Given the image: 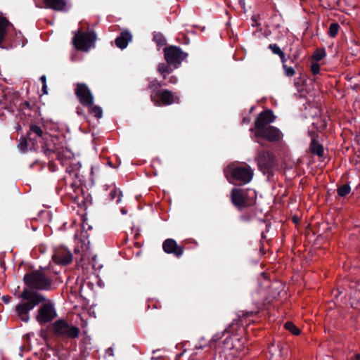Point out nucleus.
I'll return each mask as SVG.
<instances>
[{"mask_svg":"<svg viewBox=\"0 0 360 360\" xmlns=\"http://www.w3.org/2000/svg\"><path fill=\"white\" fill-rule=\"evenodd\" d=\"M77 113L79 115H81V116H83V117H85V114H84V112L83 110V109L81 108V107H77Z\"/></svg>","mask_w":360,"mask_h":360,"instance_id":"ea45409f","label":"nucleus"},{"mask_svg":"<svg viewBox=\"0 0 360 360\" xmlns=\"http://www.w3.org/2000/svg\"><path fill=\"white\" fill-rule=\"evenodd\" d=\"M150 100L157 106H167L179 103V97L168 89H162L158 94H150Z\"/></svg>","mask_w":360,"mask_h":360,"instance_id":"f8f14e48","label":"nucleus"},{"mask_svg":"<svg viewBox=\"0 0 360 360\" xmlns=\"http://www.w3.org/2000/svg\"><path fill=\"white\" fill-rule=\"evenodd\" d=\"M268 48L272 51V53L275 55H282L283 51L280 49V47L276 44H270Z\"/></svg>","mask_w":360,"mask_h":360,"instance_id":"7c9ffc66","label":"nucleus"},{"mask_svg":"<svg viewBox=\"0 0 360 360\" xmlns=\"http://www.w3.org/2000/svg\"><path fill=\"white\" fill-rule=\"evenodd\" d=\"M40 80L41 81L42 84H46V77L45 75H42L41 77H40Z\"/></svg>","mask_w":360,"mask_h":360,"instance_id":"c03bdc74","label":"nucleus"},{"mask_svg":"<svg viewBox=\"0 0 360 360\" xmlns=\"http://www.w3.org/2000/svg\"><path fill=\"white\" fill-rule=\"evenodd\" d=\"M181 355L182 354H179V355L176 356V358H179Z\"/></svg>","mask_w":360,"mask_h":360,"instance_id":"5fc2aeb1","label":"nucleus"},{"mask_svg":"<svg viewBox=\"0 0 360 360\" xmlns=\"http://www.w3.org/2000/svg\"><path fill=\"white\" fill-rule=\"evenodd\" d=\"M23 281L30 290H50L52 281L43 271L34 270L25 274Z\"/></svg>","mask_w":360,"mask_h":360,"instance_id":"39448f33","label":"nucleus"},{"mask_svg":"<svg viewBox=\"0 0 360 360\" xmlns=\"http://www.w3.org/2000/svg\"><path fill=\"white\" fill-rule=\"evenodd\" d=\"M96 39V34L94 30H78L72 37V44L77 50L86 52L91 47H94Z\"/></svg>","mask_w":360,"mask_h":360,"instance_id":"0eeeda50","label":"nucleus"},{"mask_svg":"<svg viewBox=\"0 0 360 360\" xmlns=\"http://www.w3.org/2000/svg\"><path fill=\"white\" fill-rule=\"evenodd\" d=\"M52 259L56 264L67 266L72 262L73 255L68 248L61 245L54 249Z\"/></svg>","mask_w":360,"mask_h":360,"instance_id":"4468645a","label":"nucleus"},{"mask_svg":"<svg viewBox=\"0 0 360 360\" xmlns=\"http://www.w3.org/2000/svg\"><path fill=\"white\" fill-rule=\"evenodd\" d=\"M89 109V114L94 115L97 119H100L103 115V110L98 105H94L86 107Z\"/></svg>","mask_w":360,"mask_h":360,"instance_id":"b1692460","label":"nucleus"},{"mask_svg":"<svg viewBox=\"0 0 360 360\" xmlns=\"http://www.w3.org/2000/svg\"><path fill=\"white\" fill-rule=\"evenodd\" d=\"M11 25V23L6 18L0 15V45L4 41L7 34V27Z\"/></svg>","mask_w":360,"mask_h":360,"instance_id":"412c9836","label":"nucleus"},{"mask_svg":"<svg viewBox=\"0 0 360 360\" xmlns=\"http://www.w3.org/2000/svg\"><path fill=\"white\" fill-rule=\"evenodd\" d=\"M259 169L264 174L272 175L273 169L276 165L275 155L271 151L258 149L255 157Z\"/></svg>","mask_w":360,"mask_h":360,"instance_id":"6e6552de","label":"nucleus"},{"mask_svg":"<svg viewBox=\"0 0 360 360\" xmlns=\"http://www.w3.org/2000/svg\"><path fill=\"white\" fill-rule=\"evenodd\" d=\"M132 40L131 34L127 31H123L120 33V34L115 39V43L117 47L124 49H125L129 42Z\"/></svg>","mask_w":360,"mask_h":360,"instance_id":"a211bd4d","label":"nucleus"},{"mask_svg":"<svg viewBox=\"0 0 360 360\" xmlns=\"http://www.w3.org/2000/svg\"><path fill=\"white\" fill-rule=\"evenodd\" d=\"M164 57L169 64H172L174 68H178L188 56L186 52L176 46L171 45L164 49Z\"/></svg>","mask_w":360,"mask_h":360,"instance_id":"9b49d317","label":"nucleus"},{"mask_svg":"<svg viewBox=\"0 0 360 360\" xmlns=\"http://www.w3.org/2000/svg\"><path fill=\"white\" fill-rule=\"evenodd\" d=\"M122 193L120 190L116 187H113L109 193V198L111 201L115 200L118 204L122 199Z\"/></svg>","mask_w":360,"mask_h":360,"instance_id":"5701e85b","label":"nucleus"},{"mask_svg":"<svg viewBox=\"0 0 360 360\" xmlns=\"http://www.w3.org/2000/svg\"><path fill=\"white\" fill-rule=\"evenodd\" d=\"M257 192L251 188H233L231 191L230 200L238 211L254 206L257 201Z\"/></svg>","mask_w":360,"mask_h":360,"instance_id":"20e7f679","label":"nucleus"},{"mask_svg":"<svg viewBox=\"0 0 360 360\" xmlns=\"http://www.w3.org/2000/svg\"><path fill=\"white\" fill-rule=\"evenodd\" d=\"M285 75L287 77H292L295 74V70L292 67L288 66V65H284L283 66Z\"/></svg>","mask_w":360,"mask_h":360,"instance_id":"473e14b6","label":"nucleus"},{"mask_svg":"<svg viewBox=\"0 0 360 360\" xmlns=\"http://www.w3.org/2000/svg\"><path fill=\"white\" fill-rule=\"evenodd\" d=\"M175 68L172 64L166 63H160L158 65L157 70L162 75L164 80H167V75H170Z\"/></svg>","mask_w":360,"mask_h":360,"instance_id":"6ab92c4d","label":"nucleus"},{"mask_svg":"<svg viewBox=\"0 0 360 360\" xmlns=\"http://www.w3.org/2000/svg\"><path fill=\"white\" fill-rule=\"evenodd\" d=\"M162 250L167 254H172L176 258L182 257L184 252V247L179 245L173 238H167L162 243Z\"/></svg>","mask_w":360,"mask_h":360,"instance_id":"2eb2a0df","label":"nucleus"},{"mask_svg":"<svg viewBox=\"0 0 360 360\" xmlns=\"http://www.w3.org/2000/svg\"><path fill=\"white\" fill-rule=\"evenodd\" d=\"M66 171H67L68 172H69V173H71V170H70V169H69V168H67V169H66Z\"/></svg>","mask_w":360,"mask_h":360,"instance_id":"3c124183","label":"nucleus"},{"mask_svg":"<svg viewBox=\"0 0 360 360\" xmlns=\"http://www.w3.org/2000/svg\"><path fill=\"white\" fill-rule=\"evenodd\" d=\"M337 192L339 196L345 197L351 192V187L347 184L339 186Z\"/></svg>","mask_w":360,"mask_h":360,"instance_id":"a878e982","label":"nucleus"},{"mask_svg":"<svg viewBox=\"0 0 360 360\" xmlns=\"http://www.w3.org/2000/svg\"><path fill=\"white\" fill-rule=\"evenodd\" d=\"M231 337H227L224 341H223V343L224 345H229V342L231 340Z\"/></svg>","mask_w":360,"mask_h":360,"instance_id":"37998d69","label":"nucleus"},{"mask_svg":"<svg viewBox=\"0 0 360 360\" xmlns=\"http://www.w3.org/2000/svg\"><path fill=\"white\" fill-rule=\"evenodd\" d=\"M31 109H32V105L29 101H24V102L22 101L18 107V111H24L25 110H31Z\"/></svg>","mask_w":360,"mask_h":360,"instance_id":"2f4dec72","label":"nucleus"},{"mask_svg":"<svg viewBox=\"0 0 360 360\" xmlns=\"http://www.w3.org/2000/svg\"><path fill=\"white\" fill-rule=\"evenodd\" d=\"M2 300L5 304H8L12 299V297L9 295H4L2 297Z\"/></svg>","mask_w":360,"mask_h":360,"instance_id":"58836bf2","label":"nucleus"},{"mask_svg":"<svg viewBox=\"0 0 360 360\" xmlns=\"http://www.w3.org/2000/svg\"><path fill=\"white\" fill-rule=\"evenodd\" d=\"M162 82H167V85L169 84H176L178 82V78L175 75H167V80L162 79Z\"/></svg>","mask_w":360,"mask_h":360,"instance_id":"72a5a7b5","label":"nucleus"},{"mask_svg":"<svg viewBox=\"0 0 360 360\" xmlns=\"http://www.w3.org/2000/svg\"><path fill=\"white\" fill-rule=\"evenodd\" d=\"M228 181L233 184H247L251 181L253 177V170L250 165L245 164L243 166H238L231 169V178H229L226 171H224Z\"/></svg>","mask_w":360,"mask_h":360,"instance_id":"9d476101","label":"nucleus"},{"mask_svg":"<svg viewBox=\"0 0 360 360\" xmlns=\"http://www.w3.org/2000/svg\"><path fill=\"white\" fill-rule=\"evenodd\" d=\"M257 312L253 311H242V314L238 316V319H234L233 321L225 329L224 333L234 334L237 332L240 325L243 324V320L257 314Z\"/></svg>","mask_w":360,"mask_h":360,"instance_id":"dca6fc26","label":"nucleus"},{"mask_svg":"<svg viewBox=\"0 0 360 360\" xmlns=\"http://www.w3.org/2000/svg\"><path fill=\"white\" fill-rule=\"evenodd\" d=\"M48 167H49V169L52 172H53L56 170V166L53 161H49V162L48 164Z\"/></svg>","mask_w":360,"mask_h":360,"instance_id":"e433bc0d","label":"nucleus"},{"mask_svg":"<svg viewBox=\"0 0 360 360\" xmlns=\"http://www.w3.org/2000/svg\"><path fill=\"white\" fill-rule=\"evenodd\" d=\"M18 297L22 300V302L16 305L15 312L23 322L27 323L30 321V311L39 304H41L39 307L35 316L39 325L44 326L51 323L58 316L53 302L47 300L44 295L37 291L24 288Z\"/></svg>","mask_w":360,"mask_h":360,"instance_id":"f257e3e1","label":"nucleus"},{"mask_svg":"<svg viewBox=\"0 0 360 360\" xmlns=\"http://www.w3.org/2000/svg\"><path fill=\"white\" fill-rule=\"evenodd\" d=\"M53 335L58 338L75 339L80 333V329L69 323L65 319H60L54 321L50 326Z\"/></svg>","mask_w":360,"mask_h":360,"instance_id":"423d86ee","label":"nucleus"},{"mask_svg":"<svg viewBox=\"0 0 360 360\" xmlns=\"http://www.w3.org/2000/svg\"><path fill=\"white\" fill-rule=\"evenodd\" d=\"M252 218V217L250 213H244L240 217V219L245 222H250Z\"/></svg>","mask_w":360,"mask_h":360,"instance_id":"c9c22d12","label":"nucleus"},{"mask_svg":"<svg viewBox=\"0 0 360 360\" xmlns=\"http://www.w3.org/2000/svg\"><path fill=\"white\" fill-rule=\"evenodd\" d=\"M64 181V179H62L60 181H59V184H60L61 183H63Z\"/></svg>","mask_w":360,"mask_h":360,"instance_id":"603ef678","label":"nucleus"},{"mask_svg":"<svg viewBox=\"0 0 360 360\" xmlns=\"http://www.w3.org/2000/svg\"><path fill=\"white\" fill-rule=\"evenodd\" d=\"M326 55V50L324 49H317L312 55V60L316 63L321 60Z\"/></svg>","mask_w":360,"mask_h":360,"instance_id":"393cba45","label":"nucleus"},{"mask_svg":"<svg viewBox=\"0 0 360 360\" xmlns=\"http://www.w3.org/2000/svg\"><path fill=\"white\" fill-rule=\"evenodd\" d=\"M106 353H107V354H108L110 356H114V352H113V349H112V347H109V348L106 350Z\"/></svg>","mask_w":360,"mask_h":360,"instance_id":"a19ab883","label":"nucleus"},{"mask_svg":"<svg viewBox=\"0 0 360 360\" xmlns=\"http://www.w3.org/2000/svg\"><path fill=\"white\" fill-rule=\"evenodd\" d=\"M27 139L32 143V148L36 151L44 153L46 148L53 147L54 141H57L58 136H52L44 131L41 127L34 124L30 126L27 131Z\"/></svg>","mask_w":360,"mask_h":360,"instance_id":"7ed1b4c3","label":"nucleus"},{"mask_svg":"<svg viewBox=\"0 0 360 360\" xmlns=\"http://www.w3.org/2000/svg\"><path fill=\"white\" fill-rule=\"evenodd\" d=\"M36 163H37V161H36V162H34V163H32V164L31 165V167H32L34 166V164H36Z\"/></svg>","mask_w":360,"mask_h":360,"instance_id":"864d4df0","label":"nucleus"},{"mask_svg":"<svg viewBox=\"0 0 360 360\" xmlns=\"http://www.w3.org/2000/svg\"><path fill=\"white\" fill-rule=\"evenodd\" d=\"M320 71V65L318 63H312L311 65V72L313 75H317Z\"/></svg>","mask_w":360,"mask_h":360,"instance_id":"f704fd0d","label":"nucleus"},{"mask_svg":"<svg viewBox=\"0 0 360 360\" xmlns=\"http://www.w3.org/2000/svg\"><path fill=\"white\" fill-rule=\"evenodd\" d=\"M217 340H218V338H215V337L213 338V340L216 341Z\"/></svg>","mask_w":360,"mask_h":360,"instance_id":"4d7b16f0","label":"nucleus"},{"mask_svg":"<svg viewBox=\"0 0 360 360\" xmlns=\"http://www.w3.org/2000/svg\"><path fill=\"white\" fill-rule=\"evenodd\" d=\"M265 237H266V236L264 235V233H262V238H264Z\"/></svg>","mask_w":360,"mask_h":360,"instance_id":"8fccbe9b","label":"nucleus"},{"mask_svg":"<svg viewBox=\"0 0 360 360\" xmlns=\"http://www.w3.org/2000/svg\"><path fill=\"white\" fill-rule=\"evenodd\" d=\"M30 149L32 148V143H30L29 139H27V135L26 137L21 138L20 142L18 143V148L20 150L25 151L27 149L28 146H30Z\"/></svg>","mask_w":360,"mask_h":360,"instance_id":"c756f323","label":"nucleus"},{"mask_svg":"<svg viewBox=\"0 0 360 360\" xmlns=\"http://www.w3.org/2000/svg\"><path fill=\"white\" fill-rule=\"evenodd\" d=\"M75 252L77 254V252H79V250L78 248L75 249Z\"/></svg>","mask_w":360,"mask_h":360,"instance_id":"09e8293b","label":"nucleus"},{"mask_svg":"<svg viewBox=\"0 0 360 360\" xmlns=\"http://www.w3.org/2000/svg\"><path fill=\"white\" fill-rule=\"evenodd\" d=\"M340 25L338 22H332L329 26L328 32V35L332 38L335 37L338 33Z\"/></svg>","mask_w":360,"mask_h":360,"instance_id":"c85d7f7f","label":"nucleus"},{"mask_svg":"<svg viewBox=\"0 0 360 360\" xmlns=\"http://www.w3.org/2000/svg\"><path fill=\"white\" fill-rule=\"evenodd\" d=\"M42 91H43L44 94H47V85H46V84H44L42 85Z\"/></svg>","mask_w":360,"mask_h":360,"instance_id":"a18cd8bd","label":"nucleus"},{"mask_svg":"<svg viewBox=\"0 0 360 360\" xmlns=\"http://www.w3.org/2000/svg\"><path fill=\"white\" fill-rule=\"evenodd\" d=\"M234 347H235L234 345H231L230 346V347H229V348H230V349H232V348H234Z\"/></svg>","mask_w":360,"mask_h":360,"instance_id":"6e6d98bb","label":"nucleus"},{"mask_svg":"<svg viewBox=\"0 0 360 360\" xmlns=\"http://www.w3.org/2000/svg\"><path fill=\"white\" fill-rule=\"evenodd\" d=\"M297 58H298V56H297V55H294V56H293V57H292V58L291 59V62H292V63H295V60H297Z\"/></svg>","mask_w":360,"mask_h":360,"instance_id":"49530a36","label":"nucleus"},{"mask_svg":"<svg viewBox=\"0 0 360 360\" xmlns=\"http://www.w3.org/2000/svg\"><path fill=\"white\" fill-rule=\"evenodd\" d=\"M47 8L57 11H64L66 6L65 0H44Z\"/></svg>","mask_w":360,"mask_h":360,"instance_id":"aec40b11","label":"nucleus"},{"mask_svg":"<svg viewBox=\"0 0 360 360\" xmlns=\"http://www.w3.org/2000/svg\"><path fill=\"white\" fill-rule=\"evenodd\" d=\"M276 118L273 110H263L257 116L254 127L250 129L256 139L255 142L262 147L266 146L265 141L274 145H278L283 141V132L278 127L270 125Z\"/></svg>","mask_w":360,"mask_h":360,"instance_id":"f03ea898","label":"nucleus"},{"mask_svg":"<svg viewBox=\"0 0 360 360\" xmlns=\"http://www.w3.org/2000/svg\"><path fill=\"white\" fill-rule=\"evenodd\" d=\"M250 122V117H245L243 119V124H249Z\"/></svg>","mask_w":360,"mask_h":360,"instance_id":"79ce46f5","label":"nucleus"},{"mask_svg":"<svg viewBox=\"0 0 360 360\" xmlns=\"http://www.w3.org/2000/svg\"><path fill=\"white\" fill-rule=\"evenodd\" d=\"M153 41L159 46H165L167 44V40H166L165 37L160 32H158V33H155L154 34V35H153Z\"/></svg>","mask_w":360,"mask_h":360,"instance_id":"cd10ccee","label":"nucleus"},{"mask_svg":"<svg viewBox=\"0 0 360 360\" xmlns=\"http://www.w3.org/2000/svg\"><path fill=\"white\" fill-rule=\"evenodd\" d=\"M311 136V141L310 143L309 149L312 154L322 158L324 155V149L322 144H321L316 139L318 134L316 132H310Z\"/></svg>","mask_w":360,"mask_h":360,"instance_id":"f3484780","label":"nucleus"},{"mask_svg":"<svg viewBox=\"0 0 360 360\" xmlns=\"http://www.w3.org/2000/svg\"><path fill=\"white\" fill-rule=\"evenodd\" d=\"M162 86H167V82H162V81L153 79L150 82L148 88L151 91V94H158V92L162 90L160 88Z\"/></svg>","mask_w":360,"mask_h":360,"instance_id":"4be33fe9","label":"nucleus"},{"mask_svg":"<svg viewBox=\"0 0 360 360\" xmlns=\"http://www.w3.org/2000/svg\"><path fill=\"white\" fill-rule=\"evenodd\" d=\"M65 145V143L63 138L59 136L57 139V141H54L53 147L46 148L43 153L48 158L55 155L61 165H67L68 159L70 158L71 153Z\"/></svg>","mask_w":360,"mask_h":360,"instance_id":"1a4fd4ad","label":"nucleus"},{"mask_svg":"<svg viewBox=\"0 0 360 360\" xmlns=\"http://www.w3.org/2000/svg\"><path fill=\"white\" fill-rule=\"evenodd\" d=\"M74 91L77 98L82 106L88 107L94 104V97L89 86L85 83L76 84Z\"/></svg>","mask_w":360,"mask_h":360,"instance_id":"ddd939ff","label":"nucleus"},{"mask_svg":"<svg viewBox=\"0 0 360 360\" xmlns=\"http://www.w3.org/2000/svg\"><path fill=\"white\" fill-rule=\"evenodd\" d=\"M278 56L280 57L281 60L282 62V66H284V65H286L287 60H286V58H285L284 52L283 51L282 52V55L281 54Z\"/></svg>","mask_w":360,"mask_h":360,"instance_id":"4c0bfd02","label":"nucleus"},{"mask_svg":"<svg viewBox=\"0 0 360 360\" xmlns=\"http://www.w3.org/2000/svg\"><path fill=\"white\" fill-rule=\"evenodd\" d=\"M284 328L295 335H298L301 333L300 330L292 322L290 321H287L284 324Z\"/></svg>","mask_w":360,"mask_h":360,"instance_id":"bb28decb","label":"nucleus"},{"mask_svg":"<svg viewBox=\"0 0 360 360\" xmlns=\"http://www.w3.org/2000/svg\"><path fill=\"white\" fill-rule=\"evenodd\" d=\"M355 359L356 360H360V354H357L355 355Z\"/></svg>","mask_w":360,"mask_h":360,"instance_id":"de8ad7c7","label":"nucleus"}]
</instances>
